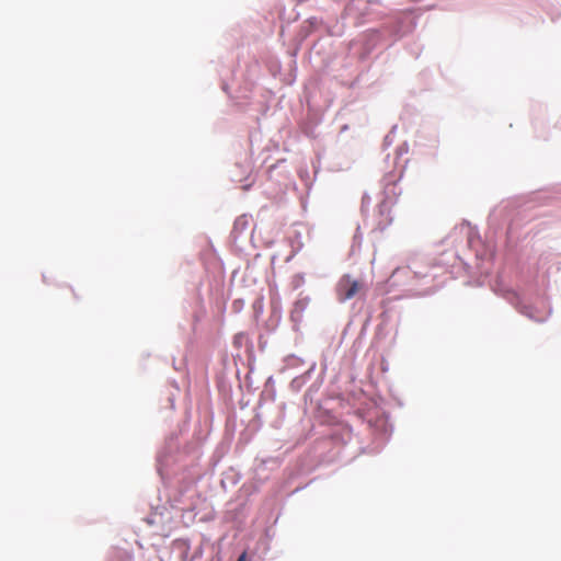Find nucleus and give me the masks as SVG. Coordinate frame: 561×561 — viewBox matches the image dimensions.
<instances>
[{
    "mask_svg": "<svg viewBox=\"0 0 561 561\" xmlns=\"http://www.w3.org/2000/svg\"><path fill=\"white\" fill-rule=\"evenodd\" d=\"M366 420L368 426L378 434H387L390 430L387 415L377 408L367 413Z\"/></svg>",
    "mask_w": 561,
    "mask_h": 561,
    "instance_id": "f257e3e1",
    "label": "nucleus"
},
{
    "mask_svg": "<svg viewBox=\"0 0 561 561\" xmlns=\"http://www.w3.org/2000/svg\"><path fill=\"white\" fill-rule=\"evenodd\" d=\"M336 294L340 301H345L351 297V278L344 275L336 286Z\"/></svg>",
    "mask_w": 561,
    "mask_h": 561,
    "instance_id": "f03ea898",
    "label": "nucleus"
},
{
    "mask_svg": "<svg viewBox=\"0 0 561 561\" xmlns=\"http://www.w3.org/2000/svg\"><path fill=\"white\" fill-rule=\"evenodd\" d=\"M394 204V201L391 199V201H382L380 204H379V213L385 216V222H389L391 221V218L389 217L390 215V210H391V207L392 205Z\"/></svg>",
    "mask_w": 561,
    "mask_h": 561,
    "instance_id": "7ed1b4c3",
    "label": "nucleus"
},
{
    "mask_svg": "<svg viewBox=\"0 0 561 561\" xmlns=\"http://www.w3.org/2000/svg\"><path fill=\"white\" fill-rule=\"evenodd\" d=\"M352 290H353V295H355L359 290V285L357 282H353Z\"/></svg>",
    "mask_w": 561,
    "mask_h": 561,
    "instance_id": "20e7f679",
    "label": "nucleus"
},
{
    "mask_svg": "<svg viewBox=\"0 0 561 561\" xmlns=\"http://www.w3.org/2000/svg\"><path fill=\"white\" fill-rule=\"evenodd\" d=\"M245 559H247V553H245V552H243V553L238 558V560H237V561H245Z\"/></svg>",
    "mask_w": 561,
    "mask_h": 561,
    "instance_id": "39448f33",
    "label": "nucleus"
},
{
    "mask_svg": "<svg viewBox=\"0 0 561 561\" xmlns=\"http://www.w3.org/2000/svg\"><path fill=\"white\" fill-rule=\"evenodd\" d=\"M390 190H391V192H392V193H393V195H394V194H396V193H394L396 186H394V185H392V186L390 187Z\"/></svg>",
    "mask_w": 561,
    "mask_h": 561,
    "instance_id": "423d86ee",
    "label": "nucleus"
}]
</instances>
